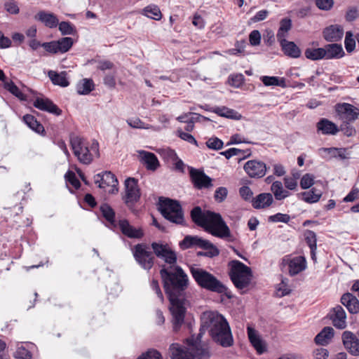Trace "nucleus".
<instances>
[{"mask_svg":"<svg viewBox=\"0 0 359 359\" xmlns=\"http://www.w3.org/2000/svg\"><path fill=\"white\" fill-rule=\"evenodd\" d=\"M324 51L325 59L330 60L334 58H341L344 55V51L341 45L337 43H330L325 46Z\"/></svg>","mask_w":359,"mask_h":359,"instance_id":"26","label":"nucleus"},{"mask_svg":"<svg viewBox=\"0 0 359 359\" xmlns=\"http://www.w3.org/2000/svg\"><path fill=\"white\" fill-rule=\"evenodd\" d=\"M317 8L322 11H330L334 6V0H315Z\"/></svg>","mask_w":359,"mask_h":359,"instance_id":"51","label":"nucleus"},{"mask_svg":"<svg viewBox=\"0 0 359 359\" xmlns=\"http://www.w3.org/2000/svg\"><path fill=\"white\" fill-rule=\"evenodd\" d=\"M59 30L63 35L73 34L74 28L73 25L69 22H61L58 23Z\"/></svg>","mask_w":359,"mask_h":359,"instance_id":"50","label":"nucleus"},{"mask_svg":"<svg viewBox=\"0 0 359 359\" xmlns=\"http://www.w3.org/2000/svg\"><path fill=\"white\" fill-rule=\"evenodd\" d=\"M357 199H359V189H356V188H353L348 194V195L344 198V202H353Z\"/></svg>","mask_w":359,"mask_h":359,"instance_id":"61","label":"nucleus"},{"mask_svg":"<svg viewBox=\"0 0 359 359\" xmlns=\"http://www.w3.org/2000/svg\"><path fill=\"white\" fill-rule=\"evenodd\" d=\"M273 203V195L270 193H262L252 198V205L255 209H264Z\"/></svg>","mask_w":359,"mask_h":359,"instance_id":"22","label":"nucleus"},{"mask_svg":"<svg viewBox=\"0 0 359 359\" xmlns=\"http://www.w3.org/2000/svg\"><path fill=\"white\" fill-rule=\"evenodd\" d=\"M330 316L335 327L342 330L346 327V314L341 306L334 307Z\"/></svg>","mask_w":359,"mask_h":359,"instance_id":"18","label":"nucleus"},{"mask_svg":"<svg viewBox=\"0 0 359 359\" xmlns=\"http://www.w3.org/2000/svg\"><path fill=\"white\" fill-rule=\"evenodd\" d=\"M14 356L16 359H31V353L25 348L22 345L18 347L16 351L14 353Z\"/></svg>","mask_w":359,"mask_h":359,"instance_id":"49","label":"nucleus"},{"mask_svg":"<svg viewBox=\"0 0 359 359\" xmlns=\"http://www.w3.org/2000/svg\"><path fill=\"white\" fill-rule=\"evenodd\" d=\"M4 86L7 90L20 100H25L26 99L25 95L11 80L6 81Z\"/></svg>","mask_w":359,"mask_h":359,"instance_id":"41","label":"nucleus"},{"mask_svg":"<svg viewBox=\"0 0 359 359\" xmlns=\"http://www.w3.org/2000/svg\"><path fill=\"white\" fill-rule=\"evenodd\" d=\"M137 359H161V355L158 351L150 349Z\"/></svg>","mask_w":359,"mask_h":359,"instance_id":"54","label":"nucleus"},{"mask_svg":"<svg viewBox=\"0 0 359 359\" xmlns=\"http://www.w3.org/2000/svg\"><path fill=\"white\" fill-rule=\"evenodd\" d=\"M292 28V20L288 18H283L280 21V27L278 29L276 37L278 41H284L285 39L287 32Z\"/></svg>","mask_w":359,"mask_h":359,"instance_id":"32","label":"nucleus"},{"mask_svg":"<svg viewBox=\"0 0 359 359\" xmlns=\"http://www.w3.org/2000/svg\"><path fill=\"white\" fill-rule=\"evenodd\" d=\"M180 245L184 249L189 248L192 246H197L206 250L212 246L213 244L209 241L198 236H187L180 243Z\"/></svg>","mask_w":359,"mask_h":359,"instance_id":"17","label":"nucleus"},{"mask_svg":"<svg viewBox=\"0 0 359 359\" xmlns=\"http://www.w3.org/2000/svg\"><path fill=\"white\" fill-rule=\"evenodd\" d=\"M261 81L262 83L266 86H280L285 87V80L284 78H279L278 76H263L261 77Z\"/></svg>","mask_w":359,"mask_h":359,"instance_id":"39","label":"nucleus"},{"mask_svg":"<svg viewBox=\"0 0 359 359\" xmlns=\"http://www.w3.org/2000/svg\"><path fill=\"white\" fill-rule=\"evenodd\" d=\"M33 105L40 110L55 115H60L62 112V111L48 98L37 97L34 101Z\"/></svg>","mask_w":359,"mask_h":359,"instance_id":"19","label":"nucleus"},{"mask_svg":"<svg viewBox=\"0 0 359 359\" xmlns=\"http://www.w3.org/2000/svg\"><path fill=\"white\" fill-rule=\"evenodd\" d=\"M305 241L310 248H317L316 234L311 230H307L304 233Z\"/></svg>","mask_w":359,"mask_h":359,"instance_id":"44","label":"nucleus"},{"mask_svg":"<svg viewBox=\"0 0 359 359\" xmlns=\"http://www.w3.org/2000/svg\"><path fill=\"white\" fill-rule=\"evenodd\" d=\"M60 53L67 52L73 45V39L71 37H64L56 41Z\"/></svg>","mask_w":359,"mask_h":359,"instance_id":"43","label":"nucleus"},{"mask_svg":"<svg viewBox=\"0 0 359 359\" xmlns=\"http://www.w3.org/2000/svg\"><path fill=\"white\" fill-rule=\"evenodd\" d=\"M278 41L285 55L294 58H297L300 56L301 50L294 42L288 41L286 39Z\"/></svg>","mask_w":359,"mask_h":359,"instance_id":"28","label":"nucleus"},{"mask_svg":"<svg viewBox=\"0 0 359 359\" xmlns=\"http://www.w3.org/2000/svg\"><path fill=\"white\" fill-rule=\"evenodd\" d=\"M70 144L74 154L83 164L88 165L93 161L95 156H100L99 144L97 141H94L89 147L82 137L72 134Z\"/></svg>","mask_w":359,"mask_h":359,"instance_id":"4","label":"nucleus"},{"mask_svg":"<svg viewBox=\"0 0 359 359\" xmlns=\"http://www.w3.org/2000/svg\"><path fill=\"white\" fill-rule=\"evenodd\" d=\"M137 183V180L134 177H128L125 180L126 195L124 200L126 203H133L140 199V190Z\"/></svg>","mask_w":359,"mask_h":359,"instance_id":"11","label":"nucleus"},{"mask_svg":"<svg viewBox=\"0 0 359 359\" xmlns=\"http://www.w3.org/2000/svg\"><path fill=\"white\" fill-rule=\"evenodd\" d=\"M345 48L348 53H351L354 50L355 47V41L353 38V34L351 32H347L345 37Z\"/></svg>","mask_w":359,"mask_h":359,"instance_id":"47","label":"nucleus"},{"mask_svg":"<svg viewBox=\"0 0 359 359\" xmlns=\"http://www.w3.org/2000/svg\"><path fill=\"white\" fill-rule=\"evenodd\" d=\"M305 56L306 58L312 60H318L320 59H325L324 56L325 52L323 48H307L305 50Z\"/></svg>","mask_w":359,"mask_h":359,"instance_id":"40","label":"nucleus"},{"mask_svg":"<svg viewBox=\"0 0 359 359\" xmlns=\"http://www.w3.org/2000/svg\"><path fill=\"white\" fill-rule=\"evenodd\" d=\"M190 271L195 281L201 287L219 294L226 292V286L212 273L195 266H191Z\"/></svg>","mask_w":359,"mask_h":359,"instance_id":"5","label":"nucleus"},{"mask_svg":"<svg viewBox=\"0 0 359 359\" xmlns=\"http://www.w3.org/2000/svg\"><path fill=\"white\" fill-rule=\"evenodd\" d=\"M230 277L234 285L238 289L247 287L251 280V269L238 260L230 262Z\"/></svg>","mask_w":359,"mask_h":359,"instance_id":"7","label":"nucleus"},{"mask_svg":"<svg viewBox=\"0 0 359 359\" xmlns=\"http://www.w3.org/2000/svg\"><path fill=\"white\" fill-rule=\"evenodd\" d=\"M133 254L135 261L144 269L149 270L154 265V257L144 243H139L134 246Z\"/></svg>","mask_w":359,"mask_h":359,"instance_id":"8","label":"nucleus"},{"mask_svg":"<svg viewBox=\"0 0 359 359\" xmlns=\"http://www.w3.org/2000/svg\"><path fill=\"white\" fill-rule=\"evenodd\" d=\"M321 149L327 152L331 157L339 158L341 160L347 159L350 156V153L348 152L347 149L345 148L330 147L322 148Z\"/></svg>","mask_w":359,"mask_h":359,"instance_id":"33","label":"nucleus"},{"mask_svg":"<svg viewBox=\"0 0 359 359\" xmlns=\"http://www.w3.org/2000/svg\"><path fill=\"white\" fill-rule=\"evenodd\" d=\"M118 227L121 233L129 238L140 239L144 236L142 229L132 226L127 219L119 220Z\"/></svg>","mask_w":359,"mask_h":359,"instance_id":"14","label":"nucleus"},{"mask_svg":"<svg viewBox=\"0 0 359 359\" xmlns=\"http://www.w3.org/2000/svg\"><path fill=\"white\" fill-rule=\"evenodd\" d=\"M158 210L166 219L177 224H183L184 214L178 201L161 197L159 198Z\"/></svg>","mask_w":359,"mask_h":359,"instance_id":"6","label":"nucleus"},{"mask_svg":"<svg viewBox=\"0 0 359 359\" xmlns=\"http://www.w3.org/2000/svg\"><path fill=\"white\" fill-rule=\"evenodd\" d=\"M177 133H178L179 137L182 140H183L184 141H187L189 143L197 145V141L196 140V139L194 138V137L192 135H191L189 133H185V132H183L181 130H178Z\"/></svg>","mask_w":359,"mask_h":359,"instance_id":"58","label":"nucleus"},{"mask_svg":"<svg viewBox=\"0 0 359 359\" xmlns=\"http://www.w3.org/2000/svg\"><path fill=\"white\" fill-rule=\"evenodd\" d=\"M205 330H208L212 340L221 346L228 348L233 345V334L225 318L217 312L206 311L201 316V327L196 339H187L189 351H184L177 344H172L170 346L171 358L208 359L209 351L201 344V338Z\"/></svg>","mask_w":359,"mask_h":359,"instance_id":"2","label":"nucleus"},{"mask_svg":"<svg viewBox=\"0 0 359 359\" xmlns=\"http://www.w3.org/2000/svg\"><path fill=\"white\" fill-rule=\"evenodd\" d=\"M25 123L34 131L41 133L44 131L43 126L37 121L34 116L27 114L23 116Z\"/></svg>","mask_w":359,"mask_h":359,"instance_id":"37","label":"nucleus"},{"mask_svg":"<svg viewBox=\"0 0 359 359\" xmlns=\"http://www.w3.org/2000/svg\"><path fill=\"white\" fill-rule=\"evenodd\" d=\"M290 220V217L287 214L276 213L273 215H271L268 218L269 222H283L288 223Z\"/></svg>","mask_w":359,"mask_h":359,"instance_id":"46","label":"nucleus"},{"mask_svg":"<svg viewBox=\"0 0 359 359\" xmlns=\"http://www.w3.org/2000/svg\"><path fill=\"white\" fill-rule=\"evenodd\" d=\"M343 35L344 30L338 25H331L323 31V36L327 41L337 42L341 39Z\"/></svg>","mask_w":359,"mask_h":359,"instance_id":"23","label":"nucleus"},{"mask_svg":"<svg viewBox=\"0 0 359 359\" xmlns=\"http://www.w3.org/2000/svg\"><path fill=\"white\" fill-rule=\"evenodd\" d=\"M191 217L195 224L212 236L228 241L233 240L230 229L220 214L210 210L202 211L199 206H196L191 210Z\"/></svg>","mask_w":359,"mask_h":359,"instance_id":"3","label":"nucleus"},{"mask_svg":"<svg viewBox=\"0 0 359 359\" xmlns=\"http://www.w3.org/2000/svg\"><path fill=\"white\" fill-rule=\"evenodd\" d=\"M214 111L221 116L229 118L233 120H240L242 118L241 114L233 109H231L225 107H217Z\"/></svg>","mask_w":359,"mask_h":359,"instance_id":"35","label":"nucleus"},{"mask_svg":"<svg viewBox=\"0 0 359 359\" xmlns=\"http://www.w3.org/2000/svg\"><path fill=\"white\" fill-rule=\"evenodd\" d=\"M271 191L277 201H282L290 195V193L284 189L283 184L280 181H275L271 186Z\"/></svg>","mask_w":359,"mask_h":359,"instance_id":"30","label":"nucleus"},{"mask_svg":"<svg viewBox=\"0 0 359 359\" xmlns=\"http://www.w3.org/2000/svg\"><path fill=\"white\" fill-rule=\"evenodd\" d=\"M302 199L309 203H313L318 202L321 196L322 192L319 190H317L316 188L311 189L309 191H305L302 193Z\"/></svg>","mask_w":359,"mask_h":359,"instance_id":"38","label":"nucleus"},{"mask_svg":"<svg viewBox=\"0 0 359 359\" xmlns=\"http://www.w3.org/2000/svg\"><path fill=\"white\" fill-rule=\"evenodd\" d=\"M190 176L195 186L198 189H208L212 187V179L203 171L191 168Z\"/></svg>","mask_w":359,"mask_h":359,"instance_id":"13","label":"nucleus"},{"mask_svg":"<svg viewBox=\"0 0 359 359\" xmlns=\"http://www.w3.org/2000/svg\"><path fill=\"white\" fill-rule=\"evenodd\" d=\"M151 248L158 257L169 264L163 266L160 274L170 302L173 328L177 331L184 323L187 307L189 305L186 292L189 278L183 269L176 265L177 255L167 244L154 242Z\"/></svg>","mask_w":359,"mask_h":359,"instance_id":"1","label":"nucleus"},{"mask_svg":"<svg viewBox=\"0 0 359 359\" xmlns=\"http://www.w3.org/2000/svg\"><path fill=\"white\" fill-rule=\"evenodd\" d=\"M142 14L155 20H160L162 18L161 11L156 5L147 6L142 10Z\"/></svg>","mask_w":359,"mask_h":359,"instance_id":"36","label":"nucleus"},{"mask_svg":"<svg viewBox=\"0 0 359 359\" xmlns=\"http://www.w3.org/2000/svg\"><path fill=\"white\" fill-rule=\"evenodd\" d=\"M342 341L344 347L348 351L353 355H359V340L351 332L345 331L342 334Z\"/></svg>","mask_w":359,"mask_h":359,"instance_id":"15","label":"nucleus"},{"mask_svg":"<svg viewBox=\"0 0 359 359\" xmlns=\"http://www.w3.org/2000/svg\"><path fill=\"white\" fill-rule=\"evenodd\" d=\"M249 40L252 46H257L260 43L261 34L258 30H253L249 36Z\"/></svg>","mask_w":359,"mask_h":359,"instance_id":"59","label":"nucleus"},{"mask_svg":"<svg viewBox=\"0 0 359 359\" xmlns=\"http://www.w3.org/2000/svg\"><path fill=\"white\" fill-rule=\"evenodd\" d=\"M34 19L42 22L46 27L50 29L55 28L59 23V20L54 13H48L45 11H39L34 15Z\"/></svg>","mask_w":359,"mask_h":359,"instance_id":"20","label":"nucleus"},{"mask_svg":"<svg viewBox=\"0 0 359 359\" xmlns=\"http://www.w3.org/2000/svg\"><path fill=\"white\" fill-rule=\"evenodd\" d=\"M163 155L165 158L171 161H175V160L177 159V155L176 152L170 149H165L163 152Z\"/></svg>","mask_w":359,"mask_h":359,"instance_id":"64","label":"nucleus"},{"mask_svg":"<svg viewBox=\"0 0 359 359\" xmlns=\"http://www.w3.org/2000/svg\"><path fill=\"white\" fill-rule=\"evenodd\" d=\"M4 8L11 14H18L20 11L18 4L14 0H6Z\"/></svg>","mask_w":359,"mask_h":359,"instance_id":"52","label":"nucleus"},{"mask_svg":"<svg viewBox=\"0 0 359 359\" xmlns=\"http://www.w3.org/2000/svg\"><path fill=\"white\" fill-rule=\"evenodd\" d=\"M335 110L339 118L346 124L355 121L359 116V109L349 103H338Z\"/></svg>","mask_w":359,"mask_h":359,"instance_id":"9","label":"nucleus"},{"mask_svg":"<svg viewBox=\"0 0 359 359\" xmlns=\"http://www.w3.org/2000/svg\"><path fill=\"white\" fill-rule=\"evenodd\" d=\"M317 128L324 135H335L339 131L334 123L325 118L321 119L317 123Z\"/></svg>","mask_w":359,"mask_h":359,"instance_id":"29","label":"nucleus"},{"mask_svg":"<svg viewBox=\"0 0 359 359\" xmlns=\"http://www.w3.org/2000/svg\"><path fill=\"white\" fill-rule=\"evenodd\" d=\"M314 176L311 174L306 173L301 179L300 186L303 189L310 188L314 183Z\"/></svg>","mask_w":359,"mask_h":359,"instance_id":"48","label":"nucleus"},{"mask_svg":"<svg viewBox=\"0 0 359 359\" xmlns=\"http://www.w3.org/2000/svg\"><path fill=\"white\" fill-rule=\"evenodd\" d=\"M313 354L316 359H327L329 356V351L326 348L321 347L316 348Z\"/></svg>","mask_w":359,"mask_h":359,"instance_id":"60","label":"nucleus"},{"mask_svg":"<svg viewBox=\"0 0 359 359\" xmlns=\"http://www.w3.org/2000/svg\"><path fill=\"white\" fill-rule=\"evenodd\" d=\"M65 180L69 182L76 189L80 187V182L76 178V175L74 172L69 170L65 175Z\"/></svg>","mask_w":359,"mask_h":359,"instance_id":"55","label":"nucleus"},{"mask_svg":"<svg viewBox=\"0 0 359 359\" xmlns=\"http://www.w3.org/2000/svg\"><path fill=\"white\" fill-rule=\"evenodd\" d=\"M341 303L345 306L351 313L359 312V301L356 297L347 292L341 297Z\"/></svg>","mask_w":359,"mask_h":359,"instance_id":"24","label":"nucleus"},{"mask_svg":"<svg viewBox=\"0 0 359 359\" xmlns=\"http://www.w3.org/2000/svg\"><path fill=\"white\" fill-rule=\"evenodd\" d=\"M100 210L103 217L111 224L115 225V212L108 204H102Z\"/></svg>","mask_w":359,"mask_h":359,"instance_id":"42","label":"nucleus"},{"mask_svg":"<svg viewBox=\"0 0 359 359\" xmlns=\"http://www.w3.org/2000/svg\"><path fill=\"white\" fill-rule=\"evenodd\" d=\"M284 184L285 187L290 190H294L297 187V182L292 177H285Z\"/></svg>","mask_w":359,"mask_h":359,"instance_id":"62","label":"nucleus"},{"mask_svg":"<svg viewBox=\"0 0 359 359\" xmlns=\"http://www.w3.org/2000/svg\"><path fill=\"white\" fill-rule=\"evenodd\" d=\"M41 46L44 48V49L49 53H60L58 49V45L56 41H53L50 42H45L41 44Z\"/></svg>","mask_w":359,"mask_h":359,"instance_id":"56","label":"nucleus"},{"mask_svg":"<svg viewBox=\"0 0 359 359\" xmlns=\"http://www.w3.org/2000/svg\"><path fill=\"white\" fill-rule=\"evenodd\" d=\"M151 287L155 291L160 302H162L163 301V295L161 290V288H160L158 281L156 280H153L151 283Z\"/></svg>","mask_w":359,"mask_h":359,"instance_id":"63","label":"nucleus"},{"mask_svg":"<svg viewBox=\"0 0 359 359\" xmlns=\"http://www.w3.org/2000/svg\"><path fill=\"white\" fill-rule=\"evenodd\" d=\"M243 168L248 175L252 178H262L266 172V164L258 160L248 161L245 163Z\"/></svg>","mask_w":359,"mask_h":359,"instance_id":"12","label":"nucleus"},{"mask_svg":"<svg viewBox=\"0 0 359 359\" xmlns=\"http://www.w3.org/2000/svg\"><path fill=\"white\" fill-rule=\"evenodd\" d=\"M239 194L241 196L245 201L250 199L252 200L253 192L249 187L243 186L241 187L239 189Z\"/></svg>","mask_w":359,"mask_h":359,"instance_id":"57","label":"nucleus"},{"mask_svg":"<svg viewBox=\"0 0 359 359\" xmlns=\"http://www.w3.org/2000/svg\"><path fill=\"white\" fill-rule=\"evenodd\" d=\"M247 332L251 344L259 354H262L266 351V346L257 332L250 326H248Z\"/></svg>","mask_w":359,"mask_h":359,"instance_id":"21","label":"nucleus"},{"mask_svg":"<svg viewBox=\"0 0 359 359\" xmlns=\"http://www.w3.org/2000/svg\"><path fill=\"white\" fill-rule=\"evenodd\" d=\"M137 152L140 161L148 170L155 171L158 168L160 163L154 154L144 150H140Z\"/></svg>","mask_w":359,"mask_h":359,"instance_id":"16","label":"nucleus"},{"mask_svg":"<svg viewBox=\"0 0 359 359\" xmlns=\"http://www.w3.org/2000/svg\"><path fill=\"white\" fill-rule=\"evenodd\" d=\"M227 194L228 191L226 188L221 187L216 189L214 198L217 202L222 203L226 198Z\"/></svg>","mask_w":359,"mask_h":359,"instance_id":"53","label":"nucleus"},{"mask_svg":"<svg viewBox=\"0 0 359 359\" xmlns=\"http://www.w3.org/2000/svg\"><path fill=\"white\" fill-rule=\"evenodd\" d=\"M48 75L53 84L58 85L62 87H67L69 86V81H67V73L65 72L57 73L55 71L50 70Z\"/></svg>","mask_w":359,"mask_h":359,"instance_id":"31","label":"nucleus"},{"mask_svg":"<svg viewBox=\"0 0 359 359\" xmlns=\"http://www.w3.org/2000/svg\"><path fill=\"white\" fill-rule=\"evenodd\" d=\"M334 329L331 327H325L315 337L316 344L325 346L330 343L334 337Z\"/></svg>","mask_w":359,"mask_h":359,"instance_id":"27","label":"nucleus"},{"mask_svg":"<svg viewBox=\"0 0 359 359\" xmlns=\"http://www.w3.org/2000/svg\"><path fill=\"white\" fill-rule=\"evenodd\" d=\"M94 182L100 189L111 187L108 191L109 194L118 192V180L116 176L111 172L97 174L94 177Z\"/></svg>","mask_w":359,"mask_h":359,"instance_id":"10","label":"nucleus"},{"mask_svg":"<svg viewBox=\"0 0 359 359\" xmlns=\"http://www.w3.org/2000/svg\"><path fill=\"white\" fill-rule=\"evenodd\" d=\"M223 142L216 137L209 138L206 142L207 147L213 150H219L223 147Z\"/></svg>","mask_w":359,"mask_h":359,"instance_id":"45","label":"nucleus"},{"mask_svg":"<svg viewBox=\"0 0 359 359\" xmlns=\"http://www.w3.org/2000/svg\"><path fill=\"white\" fill-rule=\"evenodd\" d=\"M288 266L290 274L291 276L297 275L306 269V259L302 256L295 257L290 259Z\"/></svg>","mask_w":359,"mask_h":359,"instance_id":"25","label":"nucleus"},{"mask_svg":"<svg viewBox=\"0 0 359 359\" xmlns=\"http://www.w3.org/2000/svg\"><path fill=\"white\" fill-rule=\"evenodd\" d=\"M94 89L93 80L83 79L76 85V91L79 95H87Z\"/></svg>","mask_w":359,"mask_h":359,"instance_id":"34","label":"nucleus"}]
</instances>
